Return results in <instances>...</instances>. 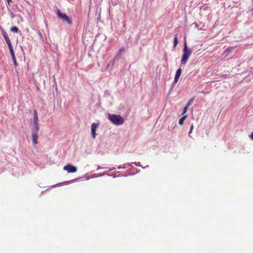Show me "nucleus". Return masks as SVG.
<instances>
[{"label": "nucleus", "mask_w": 253, "mask_h": 253, "mask_svg": "<svg viewBox=\"0 0 253 253\" xmlns=\"http://www.w3.org/2000/svg\"><path fill=\"white\" fill-rule=\"evenodd\" d=\"M108 119L115 125L119 126L123 124L124 120L120 115L108 114Z\"/></svg>", "instance_id": "obj_1"}, {"label": "nucleus", "mask_w": 253, "mask_h": 253, "mask_svg": "<svg viewBox=\"0 0 253 253\" xmlns=\"http://www.w3.org/2000/svg\"><path fill=\"white\" fill-rule=\"evenodd\" d=\"M183 55L181 60V64L185 65L189 57L192 54V51L187 48L186 41H185L184 42V48L183 50Z\"/></svg>", "instance_id": "obj_2"}, {"label": "nucleus", "mask_w": 253, "mask_h": 253, "mask_svg": "<svg viewBox=\"0 0 253 253\" xmlns=\"http://www.w3.org/2000/svg\"><path fill=\"white\" fill-rule=\"evenodd\" d=\"M58 17L61 19L63 21L66 22L68 24L71 25L72 24V20L69 17L65 14L62 13L60 10L58 9L57 11Z\"/></svg>", "instance_id": "obj_3"}, {"label": "nucleus", "mask_w": 253, "mask_h": 253, "mask_svg": "<svg viewBox=\"0 0 253 253\" xmlns=\"http://www.w3.org/2000/svg\"><path fill=\"white\" fill-rule=\"evenodd\" d=\"M39 130V127H33L32 129V141L34 145L38 144V131Z\"/></svg>", "instance_id": "obj_4"}, {"label": "nucleus", "mask_w": 253, "mask_h": 253, "mask_svg": "<svg viewBox=\"0 0 253 253\" xmlns=\"http://www.w3.org/2000/svg\"><path fill=\"white\" fill-rule=\"evenodd\" d=\"M63 169L68 173H74L77 171V169L71 164H68L63 167Z\"/></svg>", "instance_id": "obj_5"}, {"label": "nucleus", "mask_w": 253, "mask_h": 253, "mask_svg": "<svg viewBox=\"0 0 253 253\" xmlns=\"http://www.w3.org/2000/svg\"><path fill=\"white\" fill-rule=\"evenodd\" d=\"M34 112V126L33 127H39L38 123V115L37 111L35 109L33 111Z\"/></svg>", "instance_id": "obj_6"}, {"label": "nucleus", "mask_w": 253, "mask_h": 253, "mask_svg": "<svg viewBox=\"0 0 253 253\" xmlns=\"http://www.w3.org/2000/svg\"><path fill=\"white\" fill-rule=\"evenodd\" d=\"M98 125L96 123H93L91 126V134L93 138H96V134L95 133L96 130L98 127Z\"/></svg>", "instance_id": "obj_7"}, {"label": "nucleus", "mask_w": 253, "mask_h": 253, "mask_svg": "<svg viewBox=\"0 0 253 253\" xmlns=\"http://www.w3.org/2000/svg\"><path fill=\"white\" fill-rule=\"evenodd\" d=\"M181 69L180 68L177 69L176 71V74L175 75V77H174V83L175 84L177 82V81L179 78V77L181 75Z\"/></svg>", "instance_id": "obj_8"}, {"label": "nucleus", "mask_w": 253, "mask_h": 253, "mask_svg": "<svg viewBox=\"0 0 253 253\" xmlns=\"http://www.w3.org/2000/svg\"><path fill=\"white\" fill-rule=\"evenodd\" d=\"M2 35H3V37L5 40V42H6V43L8 45V46H11V45H12V44H11V42L10 41V39H9L7 34H6V33L3 32L2 33Z\"/></svg>", "instance_id": "obj_9"}, {"label": "nucleus", "mask_w": 253, "mask_h": 253, "mask_svg": "<svg viewBox=\"0 0 253 253\" xmlns=\"http://www.w3.org/2000/svg\"><path fill=\"white\" fill-rule=\"evenodd\" d=\"M187 115H184L181 118H180L178 121L179 124L182 126L183 124L184 121L187 118Z\"/></svg>", "instance_id": "obj_10"}, {"label": "nucleus", "mask_w": 253, "mask_h": 253, "mask_svg": "<svg viewBox=\"0 0 253 253\" xmlns=\"http://www.w3.org/2000/svg\"><path fill=\"white\" fill-rule=\"evenodd\" d=\"M178 39H177V35L176 34V35H175L174 38V41H173L174 48H175L176 46V45L178 44Z\"/></svg>", "instance_id": "obj_11"}, {"label": "nucleus", "mask_w": 253, "mask_h": 253, "mask_svg": "<svg viewBox=\"0 0 253 253\" xmlns=\"http://www.w3.org/2000/svg\"><path fill=\"white\" fill-rule=\"evenodd\" d=\"M8 47H9V50H10V54L11 55L12 58H14L15 57V55H14V51H13V49L12 46L11 45V46H8Z\"/></svg>", "instance_id": "obj_12"}, {"label": "nucleus", "mask_w": 253, "mask_h": 253, "mask_svg": "<svg viewBox=\"0 0 253 253\" xmlns=\"http://www.w3.org/2000/svg\"><path fill=\"white\" fill-rule=\"evenodd\" d=\"M8 47H9V50H10V54L11 55L12 58H14L15 57V55H14V51H13V49L12 46L11 45V46H8Z\"/></svg>", "instance_id": "obj_13"}, {"label": "nucleus", "mask_w": 253, "mask_h": 253, "mask_svg": "<svg viewBox=\"0 0 253 253\" xmlns=\"http://www.w3.org/2000/svg\"><path fill=\"white\" fill-rule=\"evenodd\" d=\"M11 31L17 33L19 31V29L16 27H13L10 29Z\"/></svg>", "instance_id": "obj_14"}, {"label": "nucleus", "mask_w": 253, "mask_h": 253, "mask_svg": "<svg viewBox=\"0 0 253 253\" xmlns=\"http://www.w3.org/2000/svg\"><path fill=\"white\" fill-rule=\"evenodd\" d=\"M193 100H194V98H191V99H190V100L188 101V102L187 104V105H186V106H187V107H188L189 106H190V105L191 104V103L193 102Z\"/></svg>", "instance_id": "obj_15"}, {"label": "nucleus", "mask_w": 253, "mask_h": 253, "mask_svg": "<svg viewBox=\"0 0 253 253\" xmlns=\"http://www.w3.org/2000/svg\"><path fill=\"white\" fill-rule=\"evenodd\" d=\"M187 109H188L187 106H186L184 107L182 114V115H183L184 114H185L186 113V112L187 111Z\"/></svg>", "instance_id": "obj_16"}, {"label": "nucleus", "mask_w": 253, "mask_h": 253, "mask_svg": "<svg viewBox=\"0 0 253 253\" xmlns=\"http://www.w3.org/2000/svg\"><path fill=\"white\" fill-rule=\"evenodd\" d=\"M193 128H194V126H193V125H192L190 126V130H189V133H188V134H189V136H190V134L192 133Z\"/></svg>", "instance_id": "obj_17"}, {"label": "nucleus", "mask_w": 253, "mask_h": 253, "mask_svg": "<svg viewBox=\"0 0 253 253\" xmlns=\"http://www.w3.org/2000/svg\"><path fill=\"white\" fill-rule=\"evenodd\" d=\"M125 51V49L124 48H121L120 50H119V54H121L123 52H124Z\"/></svg>", "instance_id": "obj_18"}, {"label": "nucleus", "mask_w": 253, "mask_h": 253, "mask_svg": "<svg viewBox=\"0 0 253 253\" xmlns=\"http://www.w3.org/2000/svg\"><path fill=\"white\" fill-rule=\"evenodd\" d=\"M12 60L13 61L14 64L15 66H17V63L16 62L15 57L14 58H12Z\"/></svg>", "instance_id": "obj_19"}, {"label": "nucleus", "mask_w": 253, "mask_h": 253, "mask_svg": "<svg viewBox=\"0 0 253 253\" xmlns=\"http://www.w3.org/2000/svg\"><path fill=\"white\" fill-rule=\"evenodd\" d=\"M201 92L202 93L205 94H207L209 93V92H206V91H202Z\"/></svg>", "instance_id": "obj_20"}, {"label": "nucleus", "mask_w": 253, "mask_h": 253, "mask_svg": "<svg viewBox=\"0 0 253 253\" xmlns=\"http://www.w3.org/2000/svg\"><path fill=\"white\" fill-rule=\"evenodd\" d=\"M250 137L251 138V139L253 140V132L250 135Z\"/></svg>", "instance_id": "obj_21"}, {"label": "nucleus", "mask_w": 253, "mask_h": 253, "mask_svg": "<svg viewBox=\"0 0 253 253\" xmlns=\"http://www.w3.org/2000/svg\"><path fill=\"white\" fill-rule=\"evenodd\" d=\"M7 1L8 4H9V3L11 2V0H7Z\"/></svg>", "instance_id": "obj_22"}, {"label": "nucleus", "mask_w": 253, "mask_h": 253, "mask_svg": "<svg viewBox=\"0 0 253 253\" xmlns=\"http://www.w3.org/2000/svg\"><path fill=\"white\" fill-rule=\"evenodd\" d=\"M226 51L228 52V51H230V50H229V48H228V49H226Z\"/></svg>", "instance_id": "obj_23"}]
</instances>
